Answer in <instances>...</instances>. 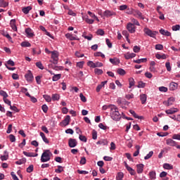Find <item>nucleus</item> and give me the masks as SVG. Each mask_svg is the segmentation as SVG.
<instances>
[{
  "label": "nucleus",
  "mask_w": 180,
  "mask_h": 180,
  "mask_svg": "<svg viewBox=\"0 0 180 180\" xmlns=\"http://www.w3.org/2000/svg\"><path fill=\"white\" fill-rule=\"evenodd\" d=\"M110 116L112 120H115V122H119V120L122 119V115H120V112H119V108L115 105L111 107Z\"/></svg>",
  "instance_id": "obj_1"
},
{
  "label": "nucleus",
  "mask_w": 180,
  "mask_h": 180,
  "mask_svg": "<svg viewBox=\"0 0 180 180\" xmlns=\"http://www.w3.org/2000/svg\"><path fill=\"white\" fill-rule=\"evenodd\" d=\"M51 155H53V153L50 152V150H44L41 156V162H47V161H50V160H51Z\"/></svg>",
  "instance_id": "obj_2"
},
{
  "label": "nucleus",
  "mask_w": 180,
  "mask_h": 180,
  "mask_svg": "<svg viewBox=\"0 0 180 180\" xmlns=\"http://www.w3.org/2000/svg\"><path fill=\"white\" fill-rule=\"evenodd\" d=\"M143 32L145 34H146L147 36H149V37H153V39H155V36L158 34V32L153 31L148 27L144 28Z\"/></svg>",
  "instance_id": "obj_3"
},
{
  "label": "nucleus",
  "mask_w": 180,
  "mask_h": 180,
  "mask_svg": "<svg viewBox=\"0 0 180 180\" xmlns=\"http://www.w3.org/2000/svg\"><path fill=\"white\" fill-rule=\"evenodd\" d=\"M51 58L53 59V61L51 60V63H53V64L55 65L58 64V53H57V51L51 52Z\"/></svg>",
  "instance_id": "obj_4"
},
{
  "label": "nucleus",
  "mask_w": 180,
  "mask_h": 180,
  "mask_svg": "<svg viewBox=\"0 0 180 180\" xmlns=\"http://www.w3.org/2000/svg\"><path fill=\"white\" fill-rule=\"evenodd\" d=\"M87 65L91 68H96L98 67H103V63L101 62L93 63L92 61H89Z\"/></svg>",
  "instance_id": "obj_5"
},
{
  "label": "nucleus",
  "mask_w": 180,
  "mask_h": 180,
  "mask_svg": "<svg viewBox=\"0 0 180 180\" xmlns=\"http://www.w3.org/2000/svg\"><path fill=\"white\" fill-rule=\"evenodd\" d=\"M71 120V117L70 115H67L65 118L60 123V126L65 127V126H68L70 124V122Z\"/></svg>",
  "instance_id": "obj_6"
},
{
  "label": "nucleus",
  "mask_w": 180,
  "mask_h": 180,
  "mask_svg": "<svg viewBox=\"0 0 180 180\" xmlns=\"http://www.w3.org/2000/svg\"><path fill=\"white\" fill-rule=\"evenodd\" d=\"M25 79L27 81V82H32L33 81V74L32 73V71L28 70L27 73L25 75Z\"/></svg>",
  "instance_id": "obj_7"
},
{
  "label": "nucleus",
  "mask_w": 180,
  "mask_h": 180,
  "mask_svg": "<svg viewBox=\"0 0 180 180\" xmlns=\"http://www.w3.org/2000/svg\"><path fill=\"white\" fill-rule=\"evenodd\" d=\"M132 13H133L134 16H135L136 18H138L139 19L144 20V17H143V13H141V12H140V11L134 10Z\"/></svg>",
  "instance_id": "obj_8"
},
{
  "label": "nucleus",
  "mask_w": 180,
  "mask_h": 180,
  "mask_svg": "<svg viewBox=\"0 0 180 180\" xmlns=\"http://www.w3.org/2000/svg\"><path fill=\"white\" fill-rule=\"evenodd\" d=\"M127 29L129 33H134L136 32V27L131 22L127 24Z\"/></svg>",
  "instance_id": "obj_9"
},
{
  "label": "nucleus",
  "mask_w": 180,
  "mask_h": 180,
  "mask_svg": "<svg viewBox=\"0 0 180 180\" xmlns=\"http://www.w3.org/2000/svg\"><path fill=\"white\" fill-rule=\"evenodd\" d=\"M68 144L70 148H74V147H77V144H78V143L77 142L76 139H70L68 141Z\"/></svg>",
  "instance_id": "obj_10"
},
{
  "label": "nucleus",
  "mask_w": 180,
  "mask_h": 180,
  "mask_svg": "<svg viewBox=\"0 0 180 180\" xmlns=\"http://www.w3.org/2000/svg\"><path fill=\"white\" fill-rule=\"evenodd\" d=\"M103 15L105 16V18H110L111 16H116V13L106 10L104 11Z\"/></svg>",
  "instance_id": "obj_11"
},
{
  "label": "nucleus",
  "mask_w": 180,
  "mask_h": 180,
  "mask_svg": "<svg viewBox=\"0 0 180 180\" xmlns=\"http://www.w3.org/2000/svg\"><path fill=\"white\" fill-rule=\"evenodd\" d=\"M166 144L167 146H171L172 147H176L178 146L176 142L171 139H168L166 140Z\"/></svg>",
  "instance_id": "obj_12"
},
{
  "label": "nucleus",
  "mask_w": 180,
  "mask_h": 180,
  "mask_svg": "<svg viewBox=\"0 0 180 180\" xmlns=\"http://www.w3.org/2000/svg\"><path fill=\"white\" fill-rule=\"evenodd\" d=\"M3 155H1L0 159L2 161H6L8 160H9V153L8 152V150H4Z\"/></svg>",
  "instance_id": "obj_13"
},
{
  "label": "nucleus",
  "mask_w": 180,
  "mask_h": 180,
  "mask_svg": "<svg viewBox=\"0 0 180 180\" xmlns=\"http://www.w3.org/2000/svg\"><path fill=\"white\" fill-rule=\"evenodd\" d=\"M136 172L138 174H143L144 171V165L143 164H139L136 165Z\"/></svg>",
  "instance_id": "obj_14"
},
{
  "label": "nucleus",
  "mask_w": 180,
  "mask_h": 180,
  "mask_svg": "<svg viewBox=\"0 0 180 180\" xmlns=\"http://www.w3.org/2000/svg\"><path fill=\"white\" fill-rule=\"evenodd\" d=\"M110 63L113 65H119L120 64V59L117 58H110Z\"/></svg>",
  "instance_id": "obj_15"
},
{
  "label": "nucleus",
  "mask_w": 180,
  "mask_h": 180,
  "mask_svg": "<svg viewBox=\"0 0 180 180\" xmlns=\"http://www.w3.org/2000/svg\"><path fill=\"white\" fill-rule=\"evenodd\" d=\"M11 27H12L13 30L16 32L18 30V27H16V20L13 19L10 21Z\"/></svg>",
  "instance_id": "obj_16"
},
{
  "label": "nucleus",
  "mask_w": 180,
  "mask_h": 180,
  "mask_svg": "<svg viewBox=\"0 0 180 180\" xmlns=\"http://www.w3.org/2000/svg\"><path fill=\"white\" fill-rule=\"evenodd\" d=\"M25 33H26L27 37H33V36H34L33 31L30 28H26Z\"/></svg>",
  "instance_id": "obj_17"
},
{
  "label": "nucleus",
  "mask_w": 180,
  "mask_h": 180,
  "mask_svg": "<svg viewBox=\"0 0 180 180\" xmlns=\"http://www.w3.org/2000/svg\"><path fill=\"white\" fill-rule=\"evenodd\" d=\"M134 57H136V53H127L124 55V58H126V60H130V58H134Z\"/></svg>",
  "instance_id": "obj_18"
},
{
  "label": "nucleus",
  "mask_w": 180,
  "mask_h": 180,
  "mask_svg": "<svg viewBox=\"0 0 180 180\" xmlns=\"http://www.w3.org/2000/svg\"><path fill=\"white\" fill-rule=\"evenodd\" d=\"M129 113H131V115H132L134 116V117H135V119H140V120L144 119V117H143V116H139V115L136 113V112H135L134 110H129Z\"/></svg>",
  "instance_id": "obj_19"
},
{
  "label": "nucleus",
  "mask_w": 180,
  "mask_h": 180,
  "mask_svg": "<svg viewBox=\"0 0 180 180\" xmlns=\"http://www.w3.org/2000/svg\"><path fill=\"white\" fill-rule=\"evenodd\" d=\"M178 89V84L175 82H172L169 84V90L170 91H175Z\"/></svg>",
  "instance_id": "obj_20"
},
{
  "label": "nucleus",
  "mask_w": 180,
  "mask_h": 180,
  "mask_svg": "<svg viewBox=\"0 0 180 180\" xmlns=\"http://www.w3.org/2000/svg\"><path fill=\"white\" fill-rule=\"evenodd\" d=\"M108 141L107 139H101L98 141L96 142L97 145H101V146H108Z\"/></svg>",
  "instance_id": "obj_21"
},
{
  "label": "nucleus",
  "mask_w": 180,
  "mask_h": 180,
  "mask_svg": "<svg viewBox=\"0 0 180 180\" xmlns=\"http://www.w3.org/2000/svg\"><path fill=\"white\" fill-rule=\"evenodd\" d=\"M140 99L141 101L142 105H144L146 102H147V94H141L140 95Z\"/></svg>",
  "instance_id": "obj_22"
},
{
  "label": "nucleus",
  "mask_w": 180,
  "mask_h": 180,
  "mask_svg": "<svg viewBox=\"0 0 180 180\" xmlns=\"http://www.w3.org/2000/svg\"><path fill=\"white\" fill-rule=\"evenodd\" d=\"M176 112H178V108H172L169 110H167L165 111V113H167V115H174V113H176Z\"/></svg>",
  "instance_id": "obj_23"
},
{
  "label": "nucleus",
  "mask_w": 180,
  "mask_h": 180,
  "mask_svg": "<svg viewBox=\"0 0 180 180\" xmlns=\"http://www.w3.org/2000/svg\"><path fill=\"white\" fill-rule=\"evenodd\" d=\"M22 153L26 157H37V155H39V154H37V153L34 154V153H27L26 151H23Z\"/></svg>",
  "instance_id": "obj_24"
},
{
  "label": "nucleus",
  "mask_w": 180,
  "mask_h": 180,
  "mask_svg": "<svg viewBox=\"0 0 180 180\" xmlns=\"http://www.w3.org/2000/svg\"><path fill=\"white\" fill-rule=\"evenodd\" d=\"M159 32L160 34H162L163 36H167V37L171 36V32L168 31H165V30L164 29H160Z\"/></svg>",
  "instance_id": "obj_25"
},
{
  "label": "nucleus",
  "mask_w": 180,
  "mask_h": 180,
  "mask_svg": "<svg viewBox=\"0 0 180 180\" xmlns=\"http://www.w3.org/2000/svg\"><path fill=\"white\" fill-rule=\"evenodd\" d=\"M65 37L67 39H69V40H71V41H72V40H79V38H77V37L72 36V34H71L70 33L66 34Z\"/></svg>",
  "instance_id": "obj_26"
},
{
  "label": "nucleus",
  "mask_w": 180,
  "mask_h": 180,
  "mask_svg": "<svg viewBox=\"0 0 180 180\" xmlns=\"http://www.w3.org/2000/svg\"><path fill=\"white\" fill-rule=\"evenodd\" d=\"M39 134H40L43 141L44 143H46V144H49V143H50V141H49V139L46 137V135L44 134V133L40 132Z\"/></svg>",
  "instance_id": "obj_27"
},
{
  "label": "nucleus",
  "mask_w": 180,
  "mask_h": 180,
  "mask_svg": "<svg viewBox=\"0 0 180 180\" xmlns=\"http://www.w3.org/2000/svg\"><path fill=\"white\" fill-rule=\"evenodd\" d=\"M31 9H32V6H28L27 7L22 8V11L23 12V13H25V15H27V13L30 12Z\"/></svg>",
  "instance_id": "obj_28"
},
{
  "label": "nucleus",
  "mask_w": 180,
  "mask_h": 180,
  "mask_svg": "<svg viewBox=\"0 0 180 180\" xmlns=\"http://www.w3.org/2000/svg\"><path fill=\"white\" fill-rule=\"evenodd\" d=\"M156 58H158V60H165L167 58V56L165 54H160V53H157L155 55Z\"/></svg>",
  "instance_id": "obj_29"
},
{
  "label": "nucleus",
  "mask_w": 180,
  "mask_h": 180,
  "mask_svg": "<svg viewBox=\"0 0 180 180\" xmlns=\"http://www.w3.org/2000/svg\"><path fill=\"white\" fill-rule=\"evenodd\" d=\"M156 175H157V174L155 173V171H151V172H149L150 179H151V180L155 179Z\"/></svg>",
  "instance_id": "obj_30"
},
{
  "label": "nucleus",
  "mask_w": 180,
  "mask_h": 180,
  "mask_svg": "<svg viewBox=\"0 0 180 180\" xmlns=\"http://www.w3.org/2000/svg\"><path fill=\"white\" fill-rule=\"evenodd\" d=\"M134 63H135L136 64H141V63H147V58L134 60Z\"/></svg>",
  "instance_id": "obj_31"
},
{
  "label": "nucleus",
  "mask_w": 180,
  "mask_h": 180,
  "mask_svg": "<svg viewBox=\"0 0 180 180\" xmlns=\"http://www.w3.org/2000/svg\"><path fill=\"white\" fill-rule=\"evenodd\" d=\"M174 102H175V98L170 97L167 100V106H171V105L174 104Z\"/></svg>",
  "instance_id": "obj_32"
},
{
  "label": "nucleus",
  "mask_w": 180,
  "mask_h": 180,
  "mask_svg": "<svg viewBox=\"0 0 180 180\" xmlns=\"http://www.w3.org/2000/svg\"><path fill=\"white\" fill-rule=\"evenodd\" d=\"M163 168L165 169H174V166H172V165H169L168 163H165L163 165Z\"/></svg>",
  "instance_id": "obj_33"
},
{
  "label": "nucleus",
  "mask_w": 180,
  "mask_h": 180,
  "mask_svg": "<svg viewBox=\"0 0 180 180\" xmlns=\"http://www.w3.org/2000/svg\"><path fill=\"white\" fill-rule=\"evenodd\" d=\"M20 46L21 47H31L32 44L29 41H22Z\"/></svg>",
  "instance_id": "obj_34"
},
{
  "label": "nucleus",
  "mask_w": 180,
  "mask_h": 180,
  "mask_svg": "<svg viewBox=\"0 0 180 180\" xmlns=\"http://www.w3.org/2000/svg\"><path fill=\"white\" fill-rule=\"evenodd\" d=\"M25 162H26V158H23L21 160L16 161L15 164H17V165H22V164H25Z\"/></svg>",
  "instance_id": "obj_35"
},
{
  "label": "nucleus",
  "mask_w": 180,
  "mask_h": 180,
  "mask_svg": "<svg viewBox=\"0 0 180 180\" xmlns=\"http://www.w3.org/2000/svg\"><path fill=\"white\" fill-rule=\"evenodd\" d=\"M123 176H124V174L123 172H118L116 176L117 180H123Z\"/></svg>",
  "instance_id": "obj_36"
},
{
  "label": "nucleus",
  "mask_w": 180,
  "mask_h": 180,
  "mask_svg": "<svg viewBox=\"0 0 180 180\" xmlns=\"http://www.w3.org/2000/svg\"><path fill=\"white\" fill-rule=\"evenodd\" d=\"M61 78V74L54 75L52 77V81L56 82L58 81Z\"/></svg>",
  "instance_id": "obj_37"
},
{
  "label": "nucleus",
  "mask_w": 180,
  "mask_h": 180,
  "mask_svg": "<svg viewBox=\"0 0 180 180\" xmlns=\"http://www.w3.org/2000/svg\"><path fill=\"white\" fill-rule=\"evenodd\" d=\"M63 171H64V169L63 168V166L60 165H58V169H55V172H56V174H61Z\"/></svg>",
  "instance_id": "obj_38"
},
{
  "label": "nucleus",
  "mask_w": 180,
  "mask_h": 180,
  "mask_svg": "<svg viewBox=\"0 0 180 180\" xmlns=\"http://www.w3.org/2000/svg\"><path fill=\"white\" fill-rule=\"evenodd\" d=\"M0 95H1V96H3V99H5L6 98H8V96H9L8 95V94L6 93V91H5L4 90L0 91Z\"/></svg>",
  "instance_id": "obj_39"
},
{
  "label": "nucleus",
  "mask_w": 180,
  "mask_h": 180,
  "mask_svg": "<svg viewBox=\"0 0 180 180\" xmlns=\"http://www.w3.org/2000/svg\"><path fill=\"white\" fill-rule=\"evenodd\" d=\"M52 101H60V94H52Z\"/></svg>",
  "instance_id": "obj_40"
},
{
  "label": "nucleus",
  "mask_w": 180,
  "mask_h": 180,
  "mask_svg": "<svg viewBox=\"0 0 180 180\" xmlns=\"http://www.w3.org/2000/svg\"><path fill=\"white\" fill-rule=\"evenodd\" d=\"M8 3L4 0H0V8H6Z\"/></svg>",
  "instance_id": "obj_41"
},
{
  "label": "nucleus",
  "mask_w": 180,
  "mask_h": 180,
  "mask_svg": "<svg viewBox=\"0 0 180 180\" xmlns=\"http://www.w3.org/2000/svg\"><path fill=\"white\" fill-rule=\"evenodd\" d=\"M127 169L129 172L130 175H136V171L131 167H129Z\"/></svg>",
  "instance_id": "obj_42"
},
{
  "label": "nucleus",
  "mask_w": 180,
  "mask_h": 180,
  "mask_svg": "<svg viewBox=\"0 0 180 180\" xmlns=\"http://www.w3.org/2000/svg\"><path fill=\"white\" fill-rule=\"evenodd\" d=\"M96 34L98 36H104L105 35V31H103V30H102V29H98L96 31Z\"/></svg>",
  "instance_id": "obj_43"
},
{
  "label": "nucleus",
  "mask_w": 180,
  "mask_h": 180,
  "mask_svg": "<svg viewBox=\"0 0 180 180\" xmlns=\"http://www.w3.org/2000/svg\"><path fill=\"white\" fill-rule=\"evenodd\" d=\"M94 72L95 74H96L97 75H102V74H103V70H101V69H98L96 68L94 70Z\"/></svg>",
  "instance_id": "obj_44"
},
{
  "label": "nucleus",
  "mask_w": 180,
  "mask_h": 180,
  "mask_svg": "<svg viewBox=\"0 0 180 180\" xmlns=\"http://www.w3.org/2000/svg\"><path fill=\"white\" fill-rule=\"evenodd\" d=\"M117 72L120 75H124L126 74V71H124V70H123L122 68L117 69Z\"/></svg>",
  "instance_id": "obj_45"
},
{
  "label": "nucleus",
  "mask_w": 180,
  "mask_h": 180,
  "mask_svg": "<svg viewBox=\"0 0 180 180\" xmlns=\"http://www.w3.org/2000/svg\"><path fill=\"white\" fill-rule=\"evenodd\" d=\"M153 154H154V152L150 151L149 153L144 157V160H150V158L153 157Z\"/></svg>",
  "instance_id": "obj_46"
},
{
  "label": "nucleus",
  "mask_w": 180,
  "mask_h": 180,
  "mask_svg": "<svg viewBox=\"0 0 180 180\" xmlns=\"http://www.w3.org/2000/svg\"><path fill=\"white\" fill-rule=\"evenodd\" d=\"M93 140H96L98 139V132L94 129L92 132Z\"/></svg>",
  "instance_id": "obj_47"
},
{
  "label": "nucleus",
  "mask_w": 180,
  "mask_h": 180,
  "mask_svg": "<svg viewBox=\"0 0 180 180\" xmlns=\"http://www.w3.org/2000/svg\"><path fill=\"white\" fill-rule=\"evenodd\" d=\"M168 132H158L157 136H159V137H166V136H168Z\"/></svg>",
  "instance_id": "obj_48"
},
{
  "label": "nucleus",
  "mask_w": 180,
  "mask_h": 180,
  "mask_svg": "<svg viewBox=\"0 0 180 180\" xmlns=\"http://www.w3.org/2000/svg\"><path fill=\"white\" fill-rule=\"evenodd\" d=\"M36 66L38 68H39V70H44V67L43 66V64L41 63V62H37Z\"/></svg>",
  "instance_id": "obj_49"
},
{
  "label": "nucleus",
  "mask_w": 180,
  "mask_h": 180,
  "mask_svg": "<svg viewBox=\"0 0 180 180\" xmlns=\"http://www.w3.org/2000/svg\"><path fill=\"white\" fill-rule=\"evenodd\" d=\"M84 20L86 23H88L89 25H92V23H94V22H95V20H92V19H89V18H85Z\"/></svg>",
  "instance_id": "obj_50"
},
{
  "label": "nucleus",
  "mask_w": 180,
  "mask_h": 180,
  "mask_svg": "<svg viewBox=\"0 0 180 180\" xmlns=\"http://www.w3.org/2000/svg\"><path fill=\"white\" fill-rule=\"evenodd\" d=\"M44 99L46 101V102H51L52 98L49 95H44L43 96Z\"/></svg>",
  "instance_id": "obj_51"
},
{
  "label": "nucleus",
  "mask_w": 180,
  "mask_h": 180,
  "mask_svg": "<svg viewBox=\"0 0 180 180\" xmlns=\"http://www.w3.org/2000/svg\"><path fill=\"white\" fill-rule=\"evenodd\" d=\"M41 109H42L44 113H47V111L49 110V107L47 106V105L44 104L41 106Z\"/></svg>",
  "instance_id": "obj_52"
},
{
  "label": "nucleus",
  "mask_w": 180,
  "mask_h": 180,
  "mask_svg": "<svg viewBox=\"0 0 180 180\" xmlns=\"http://www.w3.org/2000/svg\"><path fill=\"white\" fill-rule=\"evenodd\" d=\"M79 139L80 141H84V143H86L87 141L86 137L85 136L79 135Z\"/></svg>",
  "instance_id": "obj_53"
},
{
  "label": "nucleus",
  "mask_w": 180,
  "mask_h": 180,
  "mask_svg": "<svg viewBox=\"0 0 180 180\" xmlns=\"http://www.w3.org/2000/svg\"><path fill=\"white\" fill-rule=\"evenodd\" d=\"M35 79L38 85H40V84H41V76H37L35 77Z\"/></svg>",
  "instance_id": "obj_54"
},
{
  "label": "nucleus",
  "mask_w": 180,
  "mask_h": 180,
  "mask_svg": "<svg viewBox=\"0 0 180 180\" xmlns=\"http://www.w3.org/2000/svg\"><path fill=\"white\" fill-rule=\"evenodd\" d=\"M9 139L11 143H15V141H16V137H15L13 134H10Z\"/></svg>",
  "instance_id": "obj_55"
},
{
  "label": "nucleus",
  "mask_w": 180,
  "mask_h": 180,
  "mask_svg": "<svg viewBox=\"0 0 180 180\" xmlns=\"http://www.w3.org/2000/svg\"><path fill=\"white\" fill-rule=\"evenodd\" d=\"M129 88H131V86H134V79L129 78Z\"/></svg>",
  "instance_id": "obj_56"
},
{
  "label": "nucleus",
  "mask_w": 180,
  "mask_h": 180,
  "mask_svg": "<svg viewBox=\"0 0 180 180\" xmlns=\"http://www.w3.org/2000/svg\"><path fill=\"white\" fill-rule=\"evenodd\" d=\"M159 91L160 92H167L168 91V88H167L165 86H160V87H159Z\"/></svg>",
  "instance_id": "obj_57"
},
{
  "label": "nucleus",
  "mask_w": 180,
  "mask_h": 180,
  "mask_svg": "<svg viewBox=\"0 0 180 180\" xmlns=\"http://www.w3.org/2000/svg\"><path fill=\"white\" fill-rule=\"evenodd\" d=\"M33 165H30L27 168V172H28L29 174H30V172H33Z\"/></svg>",
  "instance_id": "obj_58"
},
{
  "label": "nucleus",
  "mask_w": 180,
  "mask_h": 180,
  "mask_svg": "<svg viewBox=\"0 0 180 180\" xmlns=\"http://www.w3.org/2000/svg\"><path fill=\"white\" fill-rule=\"evenodd\" d=\"M79 96L82 102H84V103L86 102V98L85 97V96H84L82 93L79 94Z\"/></svg>",
  "instance_id": "obj_59"
},
{
  "label": "nucleus",
  "mask_w": 180,
  "mask_h": 180,
  "mask_svg": "<svg viewBox=\"0 0 180 180\" xmlns=\"http://www.w3.org/2000/svg\"><path fill=\"white\" fill-rule=\"evenodd\" d=\"M139 88H144V86H146V83L143 82H138V86Z\"/></svg>",
  "instance_id": "obj_60"
},
{
  "label": "nucleus",
  "mask_w": 180,
  "mask_h": 180,
  "mask_svg": "<svg viewBox=\"0 0 180 180\" xmlns=\"http://www.w3.org/2000/svg\"><path fill=\"white\" fill-rule=\"evenodd\" d=\"M179 29H180L179 25H176L172 26V30L174 32H176V30H179Z\"/></svg>",
  "instance_id": "obj_61"
},
{
  "label": "nucleus",
  "mask_w": 180,
  "mask_h": 180,
  "mask_svg": "<svg viewBox=\"0 0 180 180\" xmlns=\"http://www.w3.org/2000/svg\"><path fill=\"white\" fill-rule=\"evenodd\" d=\"M125 155L128 160H129L130 161H131L133 162V161H134L133 158H131V155L130 153H125Z\"/></svg>",
  "instance_id": "obj_62"
},
{
  "label": "nucleus",
  "mask_w": 180,
  "mask_h": 180,
  "mask_svg": "<svg viewBox=\"0 0 180 180\" xmlns=\"http://www.w3.org/2000/svg\"><path fill=\"white\" fill-rule=\"evenodd\" d=\"M133 50H134V53H139L140 52V46H134Z\"/></svg>",
  "instance_id": "obj_63"
},
{
  "label": "nucleus",
  "mask_w": 180,
  "mask_h": 180,
  "mask_svg": "<svg viewBox=\"0 0 180 180\" xmlns=\"http://www.w3.org/2000/svg\"><path fill=\"white\" fill-rule=\"evenodd\" d=\"M172 139L174 140H180V134H174Z\"/></svg>",
  "instance_id": "obj_64"
}]
</instances>
